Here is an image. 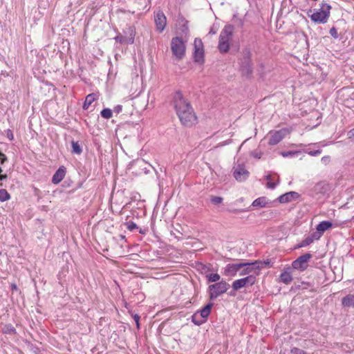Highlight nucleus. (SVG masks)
<instances>
[{
  "mask_svg": "<svg viewBox=\"0 0 354 354\" xmlns=\"http://www.w3.org/2000/svg\"><path fill=\"white\" fill-rule=\"evenodd\" d=\"M133 319L135 320L137 327L139 328V320H140V316L137 314L134 315Z\"/></svg>",
  "mask_w": 354,
  "mask_h": 354,
  "instance_id": "a19ab883",
  "label": "nucleus"
},
{
  "mask_svg": "<svg viewBox=\"0 0 354 354\" xmlns=\"http://www.w3.org/2000/svg\"><path fill=\"white\" fill-rule=\"evenodd\" d=\"M330 35L334 37L335 39H337L338 38V33H337V29L335 28V27H333L330 29Z\"/></svg>",
  "mask_w": 354,
  "mask_h": 354,
  "instance_id": "f704fd0d",
  "label": "nucleus"
},
{
  "mask_svg": "<svg viewBox=\"0 0 354 354\" xmlns=\"http://www.w3.org/2000/svg\"><path fill=\"white\" fill-rule=\"evenodd\" d=\"M279 278H280L281 281H282L283 283H284L286 284H289L292 280V275L288 272H282L280 274Z\"/></svg>",
  "mask_w": 354,
  "mask_h": 354,
  "instance_id": "4be33fe9",
  "label": "nucleus"
},
{
  "mask_svg": "<svg viewBox=\"0 0 354 354\" xmlns=\"http://www.w3.org/2000/svg\"><path fill=\"white\" fill-rule=\"evenodd\" d=\"M194 59L196 62L203 63L204 62L203 44L201 39L196 38L194 41Z\"/></svg>",
  "mask_w": 354,
  "mask_h": 354,
  "instance_id": "9d476101",
  "label": "nucleus"
},
{
  "mask_svg": "<svg viewBox=\"0 0 354 354\" xmlns=\"http://www.w3.org/2000/svg\"><path fill=\"white\" fill-rule=\"evenodd\" d=\"M10 198V194L5 189H0V201L5 202Z\"/></svg>",
  "mask_w": 354,
  "mask_h": 354,
  "instance_id": "393cba45",
  "label": "nucleus"
},
{
  "mask_svg": "<svg viewBox=\"0 0 354 354\" xmlns=\"http://www.w3.org/2000/svg\"><path fill=\"white\" fill-rule=\"evenodd\" d=\"M115 39H116V41H119L120 43H122V37L117 36V37H115Z\"/></svg>",
  "mask_w": 354,
  "mask_h": 354,
  "instance_id": "a18cd8bd",
  "label": "nucleus"
},
{
  "mask_svg": "<svg viewBox=\"0 0 354 354\" xmlns=\"http://www.w3.org/2000/svg\"><path fill=\"white\" fill-rule=\"evenodd\" d=\"M286 131L285 129H281L276 131L270 132V139L268 144L270 145H275L282 140L285 137Z\"/></svg>",
  "mask_w": 354,
  "mask_h": 354,
  "instance_id": "ddd939ff",
  "label": "nucleus"
},
{
  "mask_svg": "<svg viewBox=\"0 0 354 354\" xmlns=\"http://www.w3.org/2000/svg\"><path fill=\"white\" fill-rule=\"evenodd\" d=\"M129 31L130 32V37L129 39V41L128 43L129 44H133V41H134V36H135V34H134V29L132 28V27H130L129 28Z\"/></svg>",
  "mask_w": 354,
  "mask_h": 354,
  "instance_id": "473e14b6",
  "label": "nucleus"
},
{
  "mask_svg": "<svg viewBox=\"0 0 354 354\" xmlns=\"http://www.w3.org/2000/svg\"><path fill=\"white\" fill-rule=\"evenodd\" d=\"M267 204V201L265 197H260L254 200L252 203V205L254 207H265Z\"/></svg>",
  "mask_w": 354,
  "mask_h": 354,
  "instance_id": "b1692460",
  "label": "nucleus"
},
{
  "mask_svg": "<svg viewBox=\"0 0 354 354\" xmlns=\"http://www.w3.org/2000/svg\"><path fill=\"white\" fill-rule=\"evenodd\" d=\"M322 162L326 165L330 162V157L329 156H324L322 158Z\"/></svg>",
  "mask_w": 354,
  "mask_h": 354,
  "instance_id": "ea45409f",
  "label": "nucleus"
},
{
  "mask_svg": "<svg viewBox=\"0 0 354 354\" xmlns=\"http://www.w3.org/2000/svg\"><path fill=\"white\" fill-rule=\"evenodd\" d=\"M243 265L239 263H229L225 268V274L226 276H235L236 273L242 268Z\"/></svg>",
  "mask_w": 354,
  "mask_h": 354,
  "instance_id": "2eb2a0df",
  "label": "nucleus"
},
{
  "mask_svg": "<svg viewBox=\"0 0 354 354\" xmlns=\"http://www.w3.org/2000/svg\"><path fill=\"white\" fill-rule=\"evenodd\" d=\"M155 24L157 30L162 32L167 24V18L162 11H158L155 15Z\"/></svg>",
  "mask_w": 354,
  "mask_h": 354,
  "instance_id": "4468645a",
  "label": "nucleus"
},
{
  "mask_svg": "<svg viewBox=\"0 0 354 354\" xmlns=\"http://www.w3.org/2000/svg\"><path fill=\"white\" fill-rule=\"evenodd\" d=\"M213 303H208L204 308H203L199 312L196 313L192 316V322L196 325H201L205 322L206 318L209 316L212 308L213 307Z\"/></svg>",
  "mask_w": 354,
  "mask_h": 354,
  "instance_id": "0eeeda50",
  "label": "nucleus"
},
{
  "mask_svg": "<svg viewBox=\"0 0 354 354\" xmlns=\"http://www.w3.org/2000/svg\"><path fill=\"white\" fill-rule=\"evenodd\" d=\"M319 236L313 233L310 236H307L306 239H304L298 245L297 248H303L309 245L310 243H312L315 240H318Z\"/></svg>",
  "mask_w": 354,
  "mask_h": 354,
  "instance_id": "aec40b11",
  "label": "nucleus"
},
{
  "mask_svg": "<svg viewBox=\"0 0 354 354\" xmlns=\"http://www.w3.org/2000/svg\"><path fill=\"white\" fill-rule=\"evenodd\" d=\"M212 32H213V34H215V32H214V30L209 31V33H212Z\"/></svg>",
  "mask_w": 354,
  "mask_h": 354,
  "instance_id": "3c124183",
  "label": "nucleus"
},
{
  "mask_svg": "<svg viewBox=\"0 0 354 354\" xmlns=\"http://www.w3.org/2000/svg\"><path fill=\"white\" fill-rule=\"evenodd\" d=\"M211 201L212 203H214L215 205H218V204H220L222 203L223 198H221L220 196H212L211 198Z\"/></svg>",
  "mask_w": 354,
  "mask_h": 354,
  "instance_id": "72a5a7b5",
  "label": "nucleus"
},
{
  "mask_svg": "<svg viewBox=\"0 0 354 354\" xmlns=\"http://www.w3.org/2000/svg\"><path fill=\"white\" fill-rule=\"evenodd\" d=\"M95 100V94L93 93H91V94H88L86 97V100L84 102V104H83V109L84 110H86L88 109V107L90 106V105L93 103V102Z\"/></svg>",
  "mask_w": 354,
  "mask_h": 354,
  "instance_id": "5701e85b",
  "label": "nucleus"
},
{
  "mask_svg": "<svg viewBox=\"0 0 354 354\" xmlns=\"http://www.w3.org/2000/svg\"><path fill=\"white\" fill-rule=\"evenodd\" d=\"M347 136L349 139L354 140V128L348 131Z\"/></svg>",
  "mask_w": 354,
  "mask_h": 354,
  "instance_id": "e433bc0d",
  "label": "nucleus"
},
{
  "mask_svg": "<svg viewBox=\"0 0 354 354\" xmlns=\"http://www.w3.org/2000/svg\"><path fill=\"white\" fill-rule=\"evenodd\" d=\"M122 110V105H117L115 106L113 111L116 113H120Z\"/></svg>",
  "mask_w": 354,
  "mask_h": 354,
  "instance_id": "58836bf2",
  "label": "nucleus"
},
{
  "mask_svg": "<svg viewBox=\"0 0 354 354\" xmlns=\"http://www.w3.org/2000/svg\"><path fill=\"white\" fill-rule=\"evenodd\" d=\"M290 353L291 354H314V353H308L306 351H304L303 349H301V348H297V347L292 348L290 350Z\"/></svg>",
  "mask_w": 354,
  "mask_h": 354,
  "instance_id": "c85d7f7f",
  "label": "nucleus"
},
{
  "mask_svg": "<svg viewBox=\"0 0 354 354\" xmlns=\"http://www.w3.org/2000/svg\"><path fill=\"white\" fill-rule=\"evenodd\" d=\"M212 32H213V34H215V32H214V30L209 31V33H212Z\"/></svg>",
  "mask_w": 354,
  "mask_h": 354,
  "instance_id": "09e8293b",
  "label": "nucleus"
},
{
  "mask_svg": "<svg viewBox=\"0 0 354 354\" xmlns=\"http://www.w3.org/2000/svg\"><path fill=\"white\" fill-rule=\"evenodd\" d=\"M353 88H343V91H346L347 93H348L349 91H351Z\"/></svg>",
  "mask_w": 354,
  "mask_h": 354,
  "instance_id": "49530a36",
  "label": "nucleus"
},
{
  "mask_svg": "<svg viewBox=\"0 0 354 354\" xmlns=\"http://www.w3.org/2000/svg\"><path fill=\"white\" fill-rule=\"evenodd\" d=\"M7 178V175L6 174H0V181L4 180Z\"/></svg>",
  "mask_w": 354,
  "mask_h": 354,
  "instance_id": "c03bdc74",
  "label": "nucleus"
},
{
  "mask_svg": "<svg viewBox=\"0 0 354 354\" xmlns=\"http://www.w3.org/2000/svg\"><path fill=\"white\" fill-rule=\"evenodd\" d=\"M234 26L227 25L221 30L218 48L221 53H227L230 48L229 42L232 38Z\"/></svg>",
  "mask_w": 354,
  "mask_h": 354,
  "instance_id": "20e7f679",
  "label": "nucleus"
},
{
  "mask_svg": "<svg viewBox=\"0 0 354 354\" xmlns=\"http://www.w3.org/2000/svg\"><path fill=\"white\" fill-rule=\"evenodd\" d=\"M229 288L230 284L223 280L209 286V299L213 300L216 299L220 295L226 292Z\"/></svg>",
  "mask_w": 354,
  "mask_h": 354,
  "instance_id": "423d86ee",
  "label": "nucleus"
},
{
  "mask_svg": "<svg viewBox=\"0 0 354 354\" xmlns=\"http://www.w3.org/2000/svg\"><path fill=\"white\" fill-rule=\"evenodd\" d=\"M266 179L267 180H268V183H267V187L270 189H274L276 185H277V183H279V181H277V183H272L271 182V176L270 175H268L266 176Z\"/></svg>",
  "mask_w": 354,
  "mask_h": 354,
  "instance_id": "c756f323",
  "label": "nucleus"
},
{
  "mask_svg": "<svg viewBox=\"0 0 354 354\" xmlns=\"http://www.w3.org/2000/svg\"><path fill=\"white\" fill-rule=\"evenodd\" d=\"M321 153H322V150L321 149H317V150H315V151H310L308 152V153L309 155L312 156H318Z\"/></svg>",
  "mask_w": 354,
  "mask_h": 354,
  "instance_id": "c9c22d12",
  "label": "nucleus"
},
{
  "mask_svg": "<svg viewBox=\"0 0 354 354\" xmlns=\"http://www.w3.org/2000/svg\"><path fill=\"white\" fill-rule=\"evenodd\" d=\"M207 281L209 282H217L220 280V275L217 273L209 274L207 275Z\"/></svg>",
  "mask_w": 354,
  "mask_h": 354,
  "instance_id": "cd10ccee",
  "label": "nucleus"
},
{
  "mask_svg": "<svg viewBox=\"0 0 354 354\" xmlns=\"http://www.w3.org/2000/svg\"><path fill=\"white\" fill-rule=\"evenodd\" d=\"M72 152L76 154H80L82 152V149L77 142L72 141Z\"/></svg>",
  "mask_w": 354,
  "mask_h": 354,
  "instance_id": "a878e982",
  "label": "nucleus"
},
{
  "mask_svg": "<svg viewBox=\"0 0 354 354\" xmlns=\"http://www.w3.org/2000/svg\"><path fill=\"white\" fill-rule=\"evenodd\" d=\"M66 174V169L64 167H60L56 172L54 174L52 178V183L53 184H58L60 183L63 178H64Z\"/></svg>",
  "mask_w": 354,
  "mask_h": 354,
  "instance_id": "a211bd4d",
  "label": "nucleus"
},
{
  "mask_svg": "<svg viewBox=\"0 0 354 354\" xmlns=\"http://www.w3.org/2000/svg\"><path fill=\"white\" fill-rule=\"evenodd\" d=\"M173 104L176 112L181 122L185 126H191L196 120V116L189 103L180 91L174 94Z\"/></svg>",
  "mask_w": 354,
  "mask_h": 354,
  "instance_id": "f257e3e1",
  "label": "nucleus"
},
{
  "mask_svg": "<svg viewBox=\"0 0 354 354\" xmlns=\"http://www.w3.org/2000/svg\"><path fill=\"white\" fill-rule=\"evenodd\" d=\"M313 191L316 194H324L328 191V185L325 182H319L314 186Z\"/></svg>",
  "mask_w": 354,
  "mask_h": 354,
  "instance_id": "6ab92c4d",
  "label": "nucleus"
},
{
  "mask_svg": "<svg viewBox=\"0 0 354 354\" xmlns=\"http://www.w3.org/2000/svg\"><path fill=\"white\" fill-rule=\"evenodd\" d=\"M240 70L243 76L250 78L253 73L251 52L245 48L242 51V57L240 59Z\"/></svg>",
  "mask_w": 354,
  "mask_h": 354,
  "instance_id": "7ed1b4c3",
  "label": "nucleus"
},
{
  "mask_svg": "<svg viewBox=\"0 0 354 354\" xmlns=\"http://www.w3.org/2000/svg\"><path fill=\"white\" fill-rule=\"evenodd\" d=\"M297 153H299V151H282L281 153V156L284 158H286V157H292V156H294L295 155H297Z\"/></svg>",
  "mask_w": 354,
  "mask_h": 354,
  "instance_id": "7c9ffc66",
  "label": "nucleus"
},
{
  "mask_svg": "<svg viewBox=\"0 0 354 354\" xmlns=\"http://www.w3.org/2000/svg\"><path fill=\"white\" fill-rule=\"evenodd\" d=\"M120 238H121V239H125V236H123V235H120Z\"/></svg>",
  "mask_w": 354,
  "mask_h": 354,
  "instance_id": "de8ad7c7",
  "label": "nucleus"
},
{
  "mask_svg": "<svg viewBox=\"0 0 354 354\" xmlns=\"http://www.w3.org/2000/svg\"><path fill=\"white\" fill-rule=\"evenodd\" d=\"M311 258L312 254L310 253L304 254L295 260L292 263V266L295 270L304 271L308 267V262Z\"/></svg>",
  "mask_w": 354,
  "mask_h": 354,
  "instance_id": "9b49d317",
  "label": "nucleus"
},
{
  "mask_svg": "<svg viewBox=\"0 0 354 354\" xmlns=\"http://www.w3.org/2000/svg\"><path fill=\"white\" fill-rule=\"evenodd\" d=\"M256 282V277L254 274H250L244 278L235 280L232 285L234 290H238L242 288L251 286Z\"/></svg>",
  "mask_w": 354,
  "mask_h": 354,
  "instance_id": "6e6552de",
  "label": "nucleus"
},
{
  "mask_svg": "<svg viewBox=\"0 0 354 354\" xmlns=\"http://www.w3.org/2000/svg\"><path fill=\"white\" fill-rule=\"evenodd\" d=\"M101 116L105 119H109L112 117V111L110 109L106 108L102 110Z\"/></svg>",
  "mask_w": 354,
  "mask_h": 354,
  "instance_id": "bb28decb",
  "label": "nucleus"
},
{
  "mask_svg": "<svg viewBox=\"0 0 354 354\" xmlns=\"http://www.w3.org/2000/svg\"><path fill=\"white\" fill-rule=\"evenodd\" d=\"M185 44L182 37H176L171 41V50L176 59H182L185 55Z\"/></svg>",
  "mask_w": 354,
  "mask_h": 354,
  "instance_id": "39448f33",
  "label": "nucleus"
},
{
  "mask_svg": "<svg viewBox=\"0 0 354 354\" xmlns=\"http://www.w3.org/2000/svg\"><path fill=\"white\" fill-rule=\"evenodd\" d=\"M243 265L242 268L239 270V275H248L254 274L257 275V271L260 270L259 262L255 261L252 263H240Z\"/></svg>",
  "mask_w": 354,
  "mask_h": 354,
  "instance_id": "1a4fd4ad",
  "label": "nucleus"
},
{
  "mask_svg": "<svg viewBox=\"0 0 354 354\" xmlns=\"http://www.w3.org/2000/svg\"><path fill=\"white\" fill-rule=\"evenodd\" d=\"M2 172V169L0 167V174Z\"/></svg>",
  "mask_w": 354,
  "mask_h": 354,
  "instance_id": "603ef678",
  "label": "nucleus"
},
{
  "mask_svg": "<svg viewBox=\"0 0 354 354\" xmlns=\"http://www.w3.org/2000/svg\"><path fill=\"white\" fill-rule=\"evenodd\" d=\"M333 224L331 222L328 221H324L321 222L317 225L316 230L317 232H314L315 234L319 236V239L322 236V235L329 228L332 227Z\"/></svg>",
  "mask_w": 354,
  "mask_h": 354,
  "instance_id": "f3484780",
  "label": "nucleus"
},
{
  "mask_svg": "<svg viewBox=\"0 0 354 354\" xmlns=\"http://www.w3.org/2000/svg\"><path fill=\"white\" fill-rule=\"evenodd\" d=\"M252 155L256 158H261V153H258V152H256V151H253L252 153Z\"/></svg>",
  "mask_w": 354,
  "mask_h": 354,
  "instance_id": "79ce46f5",
  "label": "nucleus"
},
{
  "mask_svg": "<svg viewBox=\"0 0 354 354\" xmlns=\"http://www.w3.org/2000/svg\"><path fill=\"white\" fill-rule=\"evenodd\" d=\"M126 225H127V229L130 231H133V230L138 228L137 225L135 223H133V221H129L127 223Z\"/></svg>",
  "mask_w": 354,
  "mask_h": 354,
  "instance_id": "2f4dec72",
  "label": "nucleus"
},
{
  "mask_svg": "<svg viewBox=\"0 0 354 354\" xmlns=\"http://www.w3.org/2000/svg\"><path fill=\"white\" fill-rule=\"evenodd\" d=\"M331 6L328 3H322L319 10H310L308 15L314 22L319 24H325L330 16Z\"/></svg>",
  "mask_w": 354,
  "mask_h": 354,
  "instance_id": "f03ea898",
  "label": "nucleus"
},
{
  "mask_svg": "<svg viewBox=\"0 0 354 354\" xmlns=\"http://www.w3.org/2000/svg\"><path fill=\"white\" fill-rule=\"evenodd\" d=\"M7 136H8V138L10 140H13V134H12V133L10 131H9L8 132V133H7Z\"/></svg>",
  "mask_w": 354,
  "mask_h": 354,
  "instance_id": "37998d69",
  "label": "nucleus"
},
{
  "mask_svg": "<svg viewBox=\"0 0 354 354\" xmlns=\"http://www.w3.org/2000/svg\"><path fill=\"white\" fill-rule=\"evenodd\" d=\"M299 197V194L297 192H289L280 196L278 198V200L281 203H286L290 202L292 200L297 199Z\"/></svg>",
  "mask_w": 354,
  "mask_h": 354,
  "instance_id": "dca6fc26",
  "label": "nucleus"
},
{
  "mask_svg": "<svg viewBox=\"0 0 354 354\" xmlns=\"http://www.w3.org/2000/svg\"><path fill=\"white\" fill-rule=\"evenodd\" d=\"M212 32H213V34H215V32H214V30L209 31V33H212Z\"/></svg>",
  "mask_w": 354,
  "mask_h": 354,
  "instance_id": "8fccbe9b",
  "label": "nucleus"
},
{
  "mask_svg": "<svg viewBox=\"0 0 354 354\" xmlns=\"http://www.w3.org/2000/svg\"><path fill=\"white\" fill-rule=\"evenodd\" d=\"M233 176L238 181H243L249 176L248 171L243 165H238L234 167Z\"/></svg>",
  "mask_w": 354,
  "mask_h": 354,
  "instance_id": "f8f14e48",
  "label": "nucleus"
},
{
  "mask_svg": "<svg viewBox=\"0 0 354 354\" xmlns=\"http://www.w3.org/2000/svg\"><path fill=\"white\" fill-rule=\"evenodd\" d=\"M0 160L2 164H3L7 160L6 156L1 151H0Z\"/></svg>",
  "mask_w": 354,
  "mask_h": 354,
  "instance_id": "4c0bfd02",
  "label": "nucleus"
},
{
  "mask_svg": "<svg viewBox=\"0 0 354 354\" xmlns=\"http://www.w3.org/2000/svg\"><path fill=\"white\" fill-rule=\"evenodd\" d=\"M342 304L344 307L354 308V292L344 297L342 299Z\"/></svg>",
  "mask_w": 354,
  "mask_h": 354,
  "instance_id": "412c9836",
  "label": "nucleus"
}]
</instances>
